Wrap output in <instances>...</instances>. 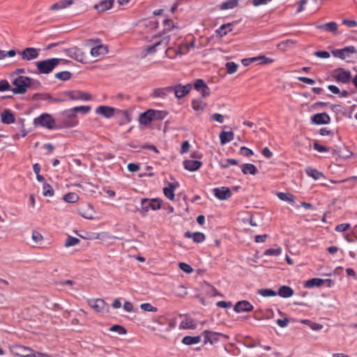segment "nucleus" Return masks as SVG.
Here are the masks:
<instances>
[{"label":"nucleus","mask_w":357,"mask_h":357,"mask_svg":"<svg viewBox=\"0 0 357 357\" xmlns=\"http://www.w3.org/2000/svg\"><path fill=\"white\" fill-rule=\"evenodd\" d=\"M277 197L282 201L294 202V197L292 194L289 192H278Z\"/></svg>","instance_id":"ea45409f"},{"label":"nucleus","mask_w":357,"mask_h":357,"mask_svg":"<svg viewBox=\"0 0 357 357\" xmlns=\"http://www.w3.org/2000/svg\"><path fill=\"white\" fill-rule=\"evenodd\" d=\"M109 330L113 332H117L120 335H125L127 333L126 329L120 325H114L110 328Z\"/></svg>","instance_id":"8fccbe9b"},{"label":"nucleus","mask_w":357,"mask_h":357,"mask_svg":"<svg viewBox=\"0 0 357 357\" xmlns=\"http://www.w3.org/2000/svg\"><path fill=\"white\" fill-rule=\"evenodd\" d=\"M73 3V0H61L52 5L50 7L51 10H57L59 9H64L71 6Z\"/></svg>","instance_id":"bb28decb"},{"label":"nucleus","mask_w":357,"mask_h":357,"mask_svg":"<svg viewBox=\"0 0 357 357\" xmlns=\"http://www.w3.org/2000/svg\"><path fill=\"white\" fill-rule=\"evenodd\" d=\"M54 76L60 80L67 81L71 78L72 74L69 71H62L56 73Z\"/></svg>","instance_id":"37998d69"},{"label":"nucleus","mask_w":357,"mask_h":357,"mask_svg":"<svg viewBox=\"0 0 357 357\" xmlns=\"http://www.w3.org/2000/svg\"><path fill=\"white\" fill-rule=\"evenodd\" d=\"M296 42L292 40H286L284 41L281 42L278 45V47L281 50H284L285 46H291L293 45Z\"/></svg>","instance_id":"680f3d73"},{"label":"nucleus","mask_w":357,"mask_h":357,"mask_svg":"<svg viewBox=\"0 0 357 357\" xmlns=\"http://www.w3.org/2000/svg\"><path fill=\"white\" fill-rule=\"evenodd\" d=\"M312 122L314 124H327L330 123L331 118L325 112L316 114L312 116Z\"/></svg>","instance_id":"2eb2a0df"},{"label":"nucleus","mask_w":357,"mask_h":357,"mask_svg":"<svg viewBox=\"0 0 357 357\" xmlns=\"http://www.w3.org/2000/svg\"><path fill=\"white\" fill-rule=\"evenodd\" d=\"M140 308L146 312H157L158 309L155 307H153L149 303H142L140 305Z\"/></svg>","instance_id":"5fc2aeb1"},{"label":"nucleus","mask_w":357,"mask_h":357,"mask_svg":"<svg viewBox=\"0 0 357 357\" xmlns=\"http://www.w3.org/2000/svg\"><path fill=\"white\" fill-rule=\"evenodd\" d=\"M36 123L40 124L43 127H45L47 129H53L54 128H58L59 125H55V120L49 114H43L38 118L34 120Z\"/></svg>","instance_id":"423d86ee"},{"label":"nucleus","mask_w":357,"mask_h":357,"mask_svg":"<svg viewBox=\"0 0 357 357\" xmlns=\"http://www.w3.org/2000/svg\"><path fill=\"white\" fill-rule=\"evenodd\" d=\"M114 3V0H102L93 6V8L98 13L105 12L110 9Z\"/></svg>","instance_id":"f3484780"},{"label":"nucleus","mask_w":357,"mask_h":357,"mask_svg":"<svg viewBox=\"0 0 357 357\" xmlns=\"http://www.w3.org/2000/svg\"><path fill=\"white\" fill-rule=\"evenodd\" d=\"M41 87L40 82L32 78H30V83H29V88H31L33 90H38Z\"/></svg>","instance_id":"4d7b16f0"},{"label":"nucleus","mask_w":357,"mask_h":357,"mask_svg":"<svg viewBox=\"0 0 357 357\" xmlns=\"http://www.w3.org/2000/svg\"><path fill=\"white\" fill-rule=\"evenodd\" d=\"M178 266L184 273H191L193 271V268L186 263L181 262Z\"/></svg>","instance_id":"13d9d810"},{"label":"nucleus","mask_w":357,"mask_h":357,"mask_svg":"<svg viewBox=\"0 0 357 357\" xmlns=\"http://www.w3.org/2000/svg\"><path fill=\"white\" fill-rule=\"evenodd\" d=\"M173 90L174 89H172V86L155 89L153 91V96L154 98L164 99L167 98L169 94L172 93Z\"/></svg>","instance_id":"4468645a"},{"label":"nucleus","mask_w":357,"mask_h":357,"mask_svg":"<svg viewBox=\"0 0 357 357\" xmlns=\"http://www.w3.org/2000/svg\"><path fill=\"white\" fill-rule=\"evenodd\" d=\"M172 89H174L173 92L174 93L175 96L178 98H181L190 92L192 89V85L190 84H188L186 85L178 84L172 86Z\"/></svg>","instance_id":"9b49d317"},{"label":"nucleus","mask_w":357,"mask_h":357,"mask_svg":"<svg viewBox=\"0 0 357 357\" xmlns=\"http://www.w3.org/2000/svg\"><path fill=\"white\" fill-rule=\"evenodd\" d=\"M206 86H207L206 84L202 79H197L194 84V88L197 91L201 89L202 88H204Z\"/></svg>","instance_id":"0e129e2a"},{"label":"nucleus","mask_w":357,"mask_h":357,"mask_svg":"<svg viewBox=\"0 0 357 357\" xmlns=\"http://www.w3.org/2000/svg\"><path fill=\"white\" fill-rule=\"evenodd\" d=\"M152 109H149L145 112L142 113L139 115V122L141 124L147 125L151 123L153 120V116L151 114Z\"/></svg>","instance_id":"7c9ffc66"},{"label":"nucleus","mask_w":357,"mask_h":357,"mask_svg":"<svg viewBox=\"0 0 357 357\" xmlns=\"http://www.w3.org/2000/svg\"><path fill=\"white\" fill-rule=\"evenodd\" d=\"M65 94L68 96L70 99L73 100H89L91 99V96L89 93H84L81 91H66Z\"/></svg>","instance_id":"f8f14e48"},{"label":"nucleus","mask_w":357,"mask_h":357,"mask_svg":"<svg viewBox=\"0 0 357 357\" xmlns=\"http://www.w3.org/2000/svg\"><path fill=\"white\" fill-rule=\"evenodd\" d=\"M313 148L314 150H316L319 152L328 151L329 150V149L328 147H326V146L321 145L317 142H314L313 144Z\"/></svg>","instance_id":"69168bd1"},{"label":"nucleus","mask_w":357,"mask_h":357,"mask_svg":"<svg viewBox=\"0 0 357 357\" xmlns=\"http://www.w3.org/2000/svg\"><path fill=\"white\" fill-rule=\"evenodd\" d=\"M350 227V225L349 223L347 224H340L335 227V229L336 231L342 232L347 231Z\"/></svg>","instance_id":"774afa93"},{"label":"nucleus","mask_w":357,"mask_h":357,"mask_svg":"<svg viewBox=\"0 0 357 357\" xmlns=\"http://www.w3.org/2000/svg\"><path fill=\"white\" fill-rule=\"evenodd\" d=\"M257 61H259L260 64H268L273 63V59L261 55L257 56Z\"/></svg>","instance_id":"052dcab7"},{"label":"nucleus","mask_w":357,"mask_h":357,"mask_svg":"<svg viewBox=\"0 0 357 357\" xmlns=\"http://www.w3.org/2000/svg\"><path fill=\"white\" fill-rule=\"evenodd\" d=\"M89 305L91 308L98 312H102L107 307V303L103 299L97 298L89 301Z\"/></svg>","instance_id":"dca6fc26"},{"label":"nucleus","mask_w":357,"mask_h":357,"mask_svg":"<svg viewBox=\"0 0 357 357\" xmlns=\"http://www.w3.org/2000/svg\"><path fill=\"white\" fill-rule=\"evenodd\" d=\"M238 66L236 63H235L234 62H227L225 64V68L227 69V72L228 74H230V75L234 74V73L236 72Z\"/></svg>","instance_id":"49530a36"},{"label":"nucleus","mask_w":357,"mask_h":357,"mask_svg":"<svg viewBox=\"0 0 357 357\" xmlns=\"http://www.w3.org/2000/svg\"><path fill=\"white\" fill-rule=\"evenodd\" d=\"M342 24H345L349 28H354L357 26V22L354 20H342Z\"/></svg>","instance_id":"e2e57ef3"},{"label":"nucleus","mask_w":357,"mask_h":357,"mask_svg":"<svg viewBox=\"0 0 357 357\" xmlns=\"http://www.w3.org/2000/svg\"><path fill=\"white\" fill-rule=\"evenodd\" d=\"M201 342V336H185L182 340V343L186 345L197 344Z\"/></svg>","instance_id":"c9c22d12"},{"label":"nucleus","mask_w":357,"mask_h":357,"mask_svg":"<svg viewBox=\"0 0 357 357\" xmlns=\"http://www.w3.org/2000/svg\"><path fill=\"white\" fill-rule=\"evenodd\" d=\"M151 114L153 116V121H155V120H162V119H165L167 116V112H165V111H160V110H153V109H152Z\"/></svg>","instance_id":"a19ab883"},{"label":"nucleus","mask_w":357,"mask_h":357,"mask_svg":"<svg viewBox=\"0 0 357 357\" xmlns=\"http://www.w3.org/2000/svg\"><path fill=\"white\" fill-rule=\"evenodd\" d=\"M356 52V50L354 46H348L343 49L333 50L332 51V54L333 56L343 60L347 57H349L351 54H355Z\"/></svg>","instance_id":"6e6552de"},{"label":"nucleus","mask_w":357,"mask_h":357,"mask_svg":"<svg viewBox=\"0 0 357 357\" xmlns=\"http://www.w3.org/2000/svg\"><path fill=\"white\" fill-rule=\"evenodd\" d=\"M23 59L32 60L38 56V53L36 49L33 47H26L21 53Z\"/></svg>","instance_id":"aec40b11"},{"label":"nucleus","mask_w":357,"mask_h":357,"mask_svg":"<svg viewBox=\"0 0 357 357\" xmlns=\"http://www.w3.org/2000/svg\"><path fill=\"white\" fill-rule=\"evenodd\" d=\"M241 167V171L244 174H250L251 175H255L258 172L257 167L253 164H243Z\"/></svg>","instance_id":"c756f323"},{"label":"nucleus","mask_w":357,"mask_h":357,"mask_svg":"<svg viewBox=\"0 0 357 357\" xmlns=\"http://www.w3.org/2000/svg\"><path fill=\"white\" fill-rule=\"evenodd\" d=\"M206 104L200 99L193 100L192 107L193 109L197 112H202L206 107Z\"/></svg>","instance_id":"e433bc0d"},{"label":"nucleus","mask_w":357,"mask_h":357,"mask_svg":"<svg viewBox=\"0 0 357 357\" xmlns=\"http://www.w3.org/2000/svg\"><path fill=\"white\" fill-rule=\"evenodd\" d=\"M96 112L106 118H111L114 114V109L108 106H100Z\"/></svg>","instance_id":"b1692460"},{"label":"nucleus","mask_w":357,"mask_h":357,"mask_svg":"<svg viewBox=\"0 0 357 357\" xmlns=\"http://www.w3.org/2000/svg\"><path fill=\"white\" fill-rule=\"evenodd\" d=\"M258 294L264 297L275 296L278 294L271 289H261L258 290Z\"/></svg>","instance_id":"c03bdc74"},{"label":"nucleus","mask_w":357,"mask_h":357,"mask_svg":"<svg viewBox=\"0 0 357 357\" xmlns=\"http://www.w3.org/2000/svg\"><path fill=\"white\" fill-rule=\"evenodd\" d=\"M1 122L4 124L13 123L15 121V118L10 109H4L1 115Z\"/></svg>","instance_id":"5701e85b"},{"label":"nucleus","mask_w":357,"mask_h":357,"mask_svg":"<svg viewBox=\"0 0 357 357\" xmlns=\"http://www.w3.org/2000/svg\"><path fill=\"white\" fill-rule=\"evenodd\" d=\"M337 24L335 22H330L316 26L317 29L325 30L334 35L337 33Z\"/></svg>","instance_id":"6ab92c4d"},{"label":"nucleus","mask_w":357,"mask_h":357,"mask_svg":"<svg viewBox=\"0 0 357 357\" xmlns=\"http://www.w3.org/2000/svg\"><path fill=\"white\" fill-rule=\"evenodd\" d=\"M179 327L180 328L183 329H195L197 328V324L194 319L186 317L185 320L181 322Z\"/></svg>","instance_id":"473e14b6"},{"label":"nucleus","mask_w":357,"mask_h":357,"mask_svg":"<svg viewBox=\"0 0 357 357\" xmlns=\"http://www.w3.org/2000/svg\"><path fill=\"white\" fill-rule=\"evenodd\" d=\"M335 79L343 84H347L351 81V74L344 68H337L335 70Z\"/></svg>","instance_id":"1a4fd4ad"},{"label":"nucleus","mask_w":357,"mask_h":357,"mask_svg":"<svg viewBox=\"0 0 357 357\" xmlns=\"http://www.w3.org/2000/svg\"><path fill=\"white\" fill-rule=\"evenodd\" d=\"M213 191L214 195L220 200H226L232 195L231 190L227 187L215 188Z\"/></svg>","instance_id":"ddd939ff"},{"label":"nucleus","mask_w":357,"mask_h":357,"mask_svg":"<svg viewBox=\"0 0 357 357\" xmlns=\"http://www.w3.org/2000/svg\"><path fill=\"white\" fill-rule=\"evenodd\" d=\"M79 241H80L79 238L69 236H68V238L65 242L64 246L66 248L73 246V245H75L77 243H79Z\"/></svg>","instance_id":"de8ad7c7"},{"label":"nucleus","mask_w":357,"mask_h":357,"mask_svg":"<svg viewBox=\"0 0 357 357\" xmlns=\"http://www.w3.org/2000/svg\"><path fill=\"white\" fill-rule=\"evenodd\" d=\"M66 54L70 58L80 63H86L85 54L81 49L77 47H72L65 50Z\"/></svg>","instance_id":"0eeeda50"},{"label":"nucleus","mask_w":357,"mask_h":357,"mask_svg":"<svg viewBox=\"0 0 357 357\" xmlns=\"http://www.w3.org/2000/svg\"><path fill=\"white\" fill-rule=\"evenodd\" d=\"M11 89L10 85L6 79H1L0 81V92L11 91Z\"/></svg>","instance_id":"864d4df0"},{"label":"nucleus","mask_w":357,"mask_h":357,"mask_svg":"<svg viewBox=\"0 0 357 357\" xmlns=\"http://www.w3.org/2000/svg\"><path fill=\"white\" fill-rule=\"evenodd\" d=\"M186 238H192L193 241L197 243H202L205 240V235L202 232L186 231L184 234Z\"/></svg>","instance_id":"a878e982"},{"label":"nucleus","mask_w":357,"mask_h":357,"mask_svg":"<svg viewBox=\"0 0 357 357\" xmlns=\"http://www.w3.org/2000/svg\"><path fill=\"white\" fill-rule=\"evenodd\" d=\"M63 199L68 203H75L79 199V196L75 192H69L64 195Z\"/></svg>","instance_id":"79ce46f5"},{"label":"nucleus","mask_w":357,"mask_h":357,"mask_svg":"<svg viewBox=\"0 0 357 357\" xmlns=\"http://www.w3.org/2000/svg\"><path fill=\"white\" fill-rule=\"evenodd\" d=\"M29 83H30V77L23 75L17 76L12 82L14 87L11 91L15 94H24L29 89Z\"/></svg>","instance_id":"f03ea898"},{"label":"nucleus","mask_w":357,"mask_h":357,"mask_svg":"<svg viewBox=\"0 0 357 357\" xmlns=\"http://www.w3.org/2000/svg\"><path fill=\"white\" fill-rule=\"evenodd\" d=\"M38 96H44L45 99L49 100H50L52 102H61L63 101V100L60 99V98H54L50 94L36 93L33 96V98L36 99V97H38Z\"/></svg>","instance_id":"603ef678"},{"label":"nucleus","mask_w":357,"mask_h":357,"mask_svg":"<svg viewBox=\"0 0 357 357\" xmlns=\"http://www.w3.org/2000/svg\"><path fill=\"white\" fill-rule=\"evenodd\" d=\"M163 24L165 26V29H164V31L162 33H159V36L160 37H163V36H165L166 35V31H171L172 29L175 28L176 26H174V23H173V21L172 20H169V19H165L163 20Z\"/></svg>","instance_id":"58836bf2"},{"label":"nucleus","mask_w":357,"mask_h":357,"mask_svg":"<svg viewBox=\"0 0 357 357\" xmlns=\"http://www.w3.org/2000/svg\"><path fill=\"white\" fill-rule=\"evenodd\" d=\"M142 210L141 213L145 215L146 213L150 209L156 210L161 208V204L159 199H146L144 198L141 200Z\"/></svg>","instance_id":"39448f33"},{"label":"nucleus","mask_w":357,"mask_h":357,"mask_svg":"<svg viewBox=\"0 0 357 357\" xmlns=\"http://www.w3.org/2000/svg\"><path fill=\"white\" fill-rule=\"evenodd\" d=\"M79 214L86 219H93V215L92 212V207L90 205H88L87 210H82L79 211Z\"/></svg>","instance_id":"a18cd8bd"},{"label":"nucleus","mask_w":357,"mask_h":357,"mask_svg":"<svg viewBox=\"0 0 357 357\" xmlns=\"http://www.w3.org/2000/svg\"><path fill=\"white\" fill-rule=\"evenodd\" d=\"M170 36H165L162 38L161 40L155 42L154 45L147 47L142 52V58H145L149 54H154L158 50H165L166 47L169 44Z\"/></svg>","instance_id":"20e7f679"},{"label":"nucleus","mask_w":357,"mask_h":357,"mask_svg":"<svg viewBox=\"0 0 357 357\" xmlns=\"http://www.w3.org/2000/svg\"><path fill=\"white\" fill-rule=\"evenodd\" d=\"M202 162L199 160H185L183 161L184 168L190 172H195L200 168Z\"/></svg>","instance_id":"4be33fe9"},{"label":"nucleus","mask_w":357,"mask_h":357,"mask_svg":"<svg viewBox=\"0 0 357 357\" xmlns=\"http://www.w3.org/2000/svg\"><path fill=\"white\" fill-rule=\"evenodd\" d=\"M61 62H63V63H70V61L68 60L52 58L46 60L39 61L36 62V65L39 73L49 74Z\"/></svg>","instance_id":"f257e3e1"},{"label":"nucleus","mask_w":357,"mask_h":357,"mask_svg":"<svg viewBox=\"0 0 357 357\" xmlns=\"http://www.w3.org/2000/svg\"><path fill=\"white\" fill-rule=\"evenodd\" d=\"M90 106H79V107H75L73 108L75 113H77L78 112H82V114H86L91 110Z\"/></svg>","instance_id":"bf43d9fd"},{"label":"nucleus","mask_w":357,"mask_h":357,"mask_svg":"<svg viewBox=\"0 0 357 357\" xmlns=\"http://www.w3.org/2000/svg\"><path fill=\"white\" fill-rule=\"evenodd\" d=\"M324 282V280L320 278H312L306 281L305 287L307 288H312L314 287H320Z\"/></svg>","instance_id":"4c0bfd02"},{"label":"nucleus","mask_w":357,"mask_h":357,"mask_svg":"<svg viewBox=\"0 0 357 357\" xmlns=\"http://www.w3.org/2000/svg\"><path fill=\"white\" fill-rule=\"evenodd\" d=\"M43 195L45 197H52L54 195V190L52 188V187L48 184V183H45L44 185H43Z\"/></svg>","instance_id":"09e8293b"},{"label":"nucleus","mask_w":357,"mask_h":357,"mask_svg":"<svg viewBox=\"0 0 357 357\" xmlns=\"http://www.w3.org/2000/svg\"><path fill=\"white\" fill-rule=\"evenodd\" d=\"M179 185L178 182L169 183L168 187L163 188V192L165 196L170 199L174 200V190Z\"/></svg>","instance_id":"412c9836"},{"label":"nucleus","mask_w":357,"mask_h":357,"mask_svg":"<svg viewBox=\"0 0 357 357\" xmlns=\"http://www.w3.org/2000/svg\"><path fill=\"white\" fill-rule=\"evenodd\" d=\"M305 172L307 174V176H311L314 180H318L320 178L324 177V175L323 174L322 172L318 171L316 169H313L312 167H307L305 169Z\"/></svg>","instance_id":"72a5a7b5"},{"label":"nucleus","mask_w":357,"mask_h":357,"mask_svg":"<svg viewBox=\"0 0 357 357\" xmlns=\"http://www.w3.org/2000/svg\"><path fill=\"white\" fill-rule=\"evenodd\" d=\"M59 120L61 121V124L58 126V128L74 127L77 124L76 115L73 108L61 112L59 116Z\"/></svg>","instance_id":"7ed1b4c3"},{"label":"nucleus","mask_w":357,"mask_h":357,"mask_svg":"<svg viewBox=\"0 0 357 357\" xmlns=\"http://www.w3.org/2000/svg\"><path fill=\"white\" fill-rule=\"evenodd\" d=\"M15 349V354L22 357H31L33 354V350L29 347L19 346Z\"/></svg>","instance_id":"2f4dec72"},{"label":"nucleus","mask_w":357,"mask_h":357,"mask_svg":"<svg viewBox=\"0 0 357 357\" xmlns=\"http://www.w3.org/2000/svg\"><path fill=\"white\" fill-rule=\"evenodd\" d=\"M239 0H229L220 5V10L233 9L238 6Z\"/></svg>","instance_id":"f704fd0d"},{"label":"nucleus","mask_w":357,"mask_h":357,"mask_svg":"<svg viewBox=\"0 0 357 357\" xmlns=\"http://www.w3.org/2000/svg\"><path fill=\"white\" fill-rule=\"evenodd\" d=\"M314 54L321 59H328L330 57V53L326 51H317L314 52Z\"/></svg>","instance_id":"338daca9"},{"label":"nucleus","mask_w":357,"mask_h":357,"mask_svg":"<svg viewBox=\"0 0 357 357\" xmlns=\"http://www.w3.org/2000/svg\"><path fill=\"white\" fill-rule=\"evenodd\" d=\"M282 249L280 248H278L276 249H267L265 250L264 255H273V256H278L281 254Z\"/></svg>","instance_id":"3c124183"},{"label":"nucleus","mask_w":357,"mask_h":357,"mask_svg":"<svg viewBox=\"0 0 357 357\" xmlns=\"http://www.w3.org/2000/svg\"><path fill=\"white\" fill-rule=\"evenodd\" d=\"M220 144L224 145L228 142L232 141L234 138V133L232 131L225 132L222 131L220 133Z\"/></svg>","instance_id":"cd10ccee"},{"label":"nucleus","mask_w":357,"mask_h":357,"mask_svg":"<svg viewBox=\"0 0 357 357\" xmlns=\"http://www.w3.org/2000/svg\"><path fill=\"white\" fill-rule=\"evenodd\" d=\"M203 335L204 337V344L209 342L210 344H213L219 340L220 337H223L227 339L229 338V336L227 335L220 333L213 332L208 330L204 331L203 332Z\"/></svg>","instance_id":"9d476101"},{"label":"nucleus","mask_w":357,"mask_h":357,"mask_svg":"<svg viewBox=\"0 0 357 357\" xmlns=\"http://www.w3.org/2000/svg\"><path fill=\"white\" fill-rule=\"evenodd\" d=\"M108 52V47L104 45H98L97 46L91 48V54L93 56H98L105 55Z\"/></svg>","instance_id":"393cba45"},{"label":"nucleus","mask_w":357,"mask_h":357,"mask_svg":"<svg viewBox=\"0 0 357 357\" xmlns=\"http://www.w3.org/2000/svg\"><path fill=\"white\" fill-rule=\"evenodd\" d=\"M231 26V23L224 24H222L218 30H216V33L220 36L222 37L227 33V31H225V29L227 27H230Z\"/></svg>","instance_id":"6e6d98bb"},{"label":"nucleus","mask_w":357,"mask_h":357,"mask_svg":"<svg viewBox=\"0 0 357 357\" xmlns=\"http://www.w3.org/2000/svg\"><path fill=\"white\" fill-rule=\"evenodd\" d=\"M252 309L253 306L246 301H238L234 307V310L236 312H250L252 310Z\"/></svg>","instance_id":"a211bd4d"},{"label":"nucleus","mask_w":357,"mask_h":357,"mask_svg":"<svg viewBox=\"0 0 357 357\" xmlns=\"http://www.w3.org/2000/svg\"><path fill=\"white\" fill-rule=\"evenodd\" d=\"M282 298H289L294 294V290L289 286L283 285L279 288L277 293Z\"/></svg>","instance_id":"c85d7f7f"}]
</instances>
